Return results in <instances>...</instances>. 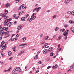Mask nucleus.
Segmentation results:
<instances>
[{
	"instance_id": "aec40b11",
	"label": "nucleus",
	"mask_w": 74,
	"mask_h": 74,
	"mask_svg": "<svg viewBox=\"0 0 74 74\" xmlns=\"http://www.w3.org/2000/svg\"><path fill=\"white\" fill-rule=\"evenodd\" d=\"M70 69H74V64L71 66L70 67Z\"/></svg>"
},
{
	"instance_id": "052dcab7",
	"label": "nucleus",
	"mask_w": 74,
	"mask_h": 74,
	"mask_svg": "<svg viewBox=\"0 0 74 74\" xmlns=\"http://www.w3.org/2000/svg\"><path fill=\"white\" fill-rule=\"evenodd\" d=\"M45 47L46 46L45 45H44L43 46H42V48H45Z\"/></svg>"
},
{
	"instance_id": "4d7b16f0",
	"label": "nucleus",
	"mask_w": 74,
	"mask_h": 74,
	"mask_svg": "<svg viewBox=\"0 0 74 74\" xmlns=\"http://www.w3.org/2000/svg\"><path fill=\"white\" fill-rule=\"evenodd\" d=\"M15 34H13L12 36V37H14V36H15Z\"/></svg>"
},
{
	"instance_id": "0eeeda50",
	"label": "nucleus",
	"mask_w": 74,
	"mask_h": 74,
	"mask_svg": "<svg viewBox=\"0 0 74 74\" xmlns=\"http://www.w3.org/2000/svg\"><path fill=\"white\" fill-rule=\"evenodd\" d=\"M6 44H5L4 46L2 47V50H3V49H6V48H7V47H6Z\"/></svg>"
},
{
	"instance_id": "e433bc0d",
	"label": "nucleus",
	"mask_w": 74,
	"mask_h": 74,
	"mask_svg": "<svg viewBox=\"0 0 74 74\" xmlns=\"http://www.w3.org/2000/svg\"><path fill=\"white\" fill-rule=\"evenodd\" d=\"M59 40H60L61 39V36L60 35L58 37Z\"/></svg>"
},
{
	"instance_id": "13d9d810",
	"label": "nucleus",
	"mask_w": 74,
	"mask_h": 74,
	"mask_svg": "<svg viewBox=\"0 0 74 74\" xmlns=\"http://www.w3.org/2000/svg\"><path fill=\"white\" fill-rule=\"evenodd\" d=\"M40 71L39 70H38V71H36V73H38V72H39Z\"/></svg>"
},
{
	"instance_id": "680f3d73",
	"label": "nucleus",
	"mask_w": 74,
	"mask_h": 74,
	"mask_svg": "<svg viewBox=\"0 0 74 74\" xmlns=\"http://www.w3.org/2000/svg\"><path fill=\"white\" fill-rule=\"evenodd\" d=\"M5 15H2V17H5Z\"/></svg>"
},
{
	"instance_id": "a18cd8bd",
	"label": "nucleus",
	"mask_w": 74,
	"mask_h": 74,
	"mask_svg": "<svg viewBox=\"0 0 74 74\" xmlns=\"http://www.w3.org/2000/svg\"><path fill=\"white\" fill-rule=\"evenodd\" d=\"M13 17H15L16 16V14H15L13 15Z\"/></svg>"
},
{
	"instance_id": "4be33fe9",
	"label": "nucleus",
	"mask_w": 74,
	"mask_h": 74,
	"mask_svg": "<svg viewBox=\"0 0 74 74\" xmlns=\"http://www.w3.org/2000/svg\"><path fill=\"white\" fill-rule=\"evenodd\" d=\"M53 53L52 52L50 53V56H52L53 55Z\"/></svg>"
},
{
	"instance_id": "58836bf2",
	"label": "nucleus",
	"mask_w": 74,
	"mask_h": 74,
	"mask_svg": "<svg viewBox=\"0 0 74 74\" xmlns=\"http://www.w3.org/2000/svg\"><path fill=\"white\" fill-rule=\"evenodd\" d=\"M67 35H66V36H65L66 37L64 38L65 40H67Z\"/></svg>"
},
{
	"instance_id": "6e6552de",
	"label": "nucleus",
	"mask_w": 74,
	"mask_h": 74,
	"mask_svg": "<svg viewBox=\"0 0 74 74\" xmlns=\"http://www.w3.org/2000/svg\"><path fill=\"white\" fill-rule=\"evenodd\" d=\"M70 2V0H65V4H68V3H69Z\"/></svg>"
},
{
	"instance_id": "2f4dec72",
	"label": "nucleus",
	"mask_w": 74,
	"mask_h": 74,
	"mask_svg": "<svg viewBox=\"0 0 74 74\" xmlns=\"http://www.w3.org/2000/svg\"><path fill=\"white\" fill-rule=\"evenodd\" d=\"M19 16H17V17H16L15 18V19H19Z\"/></svg>"
},
{
	"instance_id": "37998d69",
	"label": "nucleus",
	"mask_w": 74,
	"mask_h": 74,
	"mask_svg": "<svg viewBox=\"0 0 74 74\" xmlns=\"http://www.w3.org/2000/svg\"><path fill=\"white\" fill-rule=\"evenodd\" d=\"M7 17H8V16H5V18H4L5 19H7Z\"/></svg>"
},
{
	"instance_id": "7ed1b4c3",
	"label": "nucleus",
	"mask_w": 74,
	"mask_h": 74,
	"mask_svg": "<svg viewBox=\"0 0 74 74\" xmlns=\"http://www.w3.org/2000/svg\"><path fill=\"white\" fill-rule=\"evenodd\" d=\"M69 30H66L65 31V32H64L63 33V35L64 36H67V34H68V32H69Z\"/></svg>"
},
{
	"instance_id": "79ce46f5",
	"label": "nucleus",
	"mask_w": 74,
	"mask_h": 74,
	"mask_svg": "<svg viewBox=\"0 0 74 74\" xmlns=\"http://www.w3.org/2000/svg\"><path fill=\"white\" fill-rule=\"evenodd\" d=\"M27 70V67H25V71H26V70Z\"/></svg>"
},
{
	"instance_id": "09e8293b",
	"label": "nucleus",
	"mask_w": 74,
	"mask_h": 74,
	"mask_svg": "<svg viewBox=\"0 0 74 74\" xmlns=\"http://www.w3.org/2000/svg\"><path fill=\"white\" fill-rule=\"evenodd\" d=\"M11 40V41H14V39H12V38H11L10 39Z\"/></svg>"
},
{
	"instance_id": "dca6fc26",
	"label": "nucleus",
	"mask_w": 74,
	"mask_h": 74,
	"mask_svg": "<svg viewBox=\"0 0 74 74\" xmlns=\"http://www.w3.org/2000/svg\"><path fill=\"white\" fill-rule=\"evenodd\" d=\"M9 32H10V31H8L5 32H4V34H5L6 35L7 34H8Z\"/></svg>"
},
{
	"instance_id": "f03ea898",
	"label": "nucleus",
	"mask_w": 74,
	"mask_h": 74,
	"mask_svg": "<svg viewBox=\"0 0 74 74\" xmlns=\"http://www.w3.org/2000/svg\"><path fill=\"white\" fill-rule=\"evenodd\" d=\"M0 36H1V37L3 36V35L4 34V31L3 30V28L1 27L0 28Z\"/></svg>"
},
{
	"instance_id": "1a4fd4ad",
	"label": "nucleus",
	"mask_w": 74,
	"mask_h": 74,
	"mask_svg": "<svg viewBox=\"0 0 74 74\" xmlns=\"http://www.w3.org/2000/svg\"><path fill=\"white\" fill-rule=\"evenodd\" d=\"M21 27H22V26H19L17 28V29L18 30H20L21 29Z\"/></svg>"
},
{
	"instance_id": "49530a36",
	"label": "nucleus",
	"mask_w": 74,
	"mask_h": 74,
	"mask_svg": "<svg viewBox=\"0 0 74 74\" xmlns=\"http://www.w3.org/2000/svg\"><path fill=\"white\" fill-rule=\"evenodd\" d=\"M64 30H65V29H62V32H64Z\"/></svg>"
},
{
	"instance_id": "bf43d9fd",
	"label": "nucleus",
	"mask_w": 74,
	"mask_h": 74,
	"mask_svg": "<svg viewBox=\"0 0 74 74\" xmlns=\"http://www.w3.org/2000/svg\"><path fill=\"white\" fill-rule=\"evenodd\" d=\"M53 69H56V67H55V66H54L52 68Z\"/></svg>"
},
{
	"instance_id": "423d86ee",
	"label": "nucleus",
	"mask_w": 74,
	"mask_h": 74,
	"mask_svg": "<svg viewBox=\"0 0 74 74\" xmlns=\"http://www.w3.org/2000/svg\"><path fill=\"white\" fill-rule=\"evenodd\" d=\"M53 51V48L52 47L48 49V51L49 52H51V51Z\"/></svg>"
},
{
	"instance_id": "864d4df0",
	"label": "nucleus",
	"mask_w": 74,
	"mask_h": 74,
	"mask_svg": "<svg viewBox=\"0 0 74 74\" xmlns=\"http://www.w3.org/2000/svg\"><path fill=\"white\" fill-rule=\"evenodd\" d=\"M56 68H57L58 67V65H56L55 66H54Z\"/></svg>"
},
{
	"instance_id": "0e129e2a",
	"label": "nucleus",
	"mask_w": 74,
	"mask_h": 74,
	"mask_svg": "<svg viewBox=\"0 0 74 74\" xmlns=\"http://www.w3.org/2000/svg\"><path fill=\"white\" fill-rule=\"evenodd\" d=\"M57 74H61V73L60 72H58L57 73Z\"/></svg>"
},
{
	"instance_id": "7c9ffc66",
	"label": "nucleus",
	"mask_w": 74,
	"mask_h": 74,
	"mask_svg": "<svg viewBox=\"0 0 74 74\" xmlns=\"http://www.w3.org/2000/svg\"><path fill=\"white\" fill-rule=\"evenodd\" d=\"M8 22H10L11 20V18H9V19H7Z\"/></svg>"
},
{
	"instance_id": "a19ab883",
	"label": "nucleus",
	"mask_w": 74,
	"mask_h": 74,
	"mask_svg": "<svg viewBox=\"0 0 74 74\" xmlns=\"http://www.w3.org/2000/svg\"><path fill=\"white\" fill-rule=\"evenodd\" d=\"M41 8L39 7H38V8H37V10H40Z\"/></svg>"
},
{
	"instance_id": "b1692460",
	"label": "nucleus",
	"mask_w": 74,
	"mask_h": 74,
	"mask_svg": "<svg viewBox=\"0 0 74 74\" xmlns=\"http://www.w3.org/2000/svg\"><path fill=\"white\" fill-rule=\"evenodd\" d=\"M48 38H49V36H47L45 39V40H47V39H48Z\"/></svg>"
},
{
	"instance_id": "5701e85b",
	"label": "nucleus",
	"mask_w": 74,
	"mask_h": 74,
	"mask_svg": "<svg viewBox=\"0 0 74 74\" xmlns=\"http://www.w3.org/2000/svg\"><path fill=\"white\" fill-rule=\"evenodd\" d=\"M69 26V25H68L65 24L64 25V27H67Z\"/></svg>"
},
{
	"instance_id": "8fccbe9b",
	"label": "nucleus",
	"mask_w": 74,
	"mask_h": 74,
	"mask_svg": "<svg viewBox=\"0 0 74 74\" xmlns=\"http://www.w3.org/2000/svg\"><path fill=\"white\" fill-rule=\"evenodd\" d=\"M32 20H33L32 19V18H31L30 20H29V22H32Z\"/></svg>"
},
{
	"instance_id": "393cba45",
	"label": "nucleus",
	"mask_w": 74,
	"mask_h": 74,
	"mask_svg": "<svg viewBox=\"0 0 74 74\" xmlns=\"http://www.w3.org/2000/svg\"><path fill=\"white\" fill-rule=\"evenodd\" d=\"M9 4L8 3H7L6 5H5V7H10V5H8Z\"/></svg>"
},
{
	"instance_id": "f8f14e48",
	"label": "nucleus",
	"mask_w": 74,
	"mask_h": 74,
	"mask_svg": "<svg viewBox=\"0 0 74 74\" xmlns=\"http://www.w3.org/2000/svg\"><path fill=\"white\" fill-rule=\"evenodd\" d=\"M71 31H72V32H74V27H72L71 28Z\"/></svg>"
},
{
	"instance_id": "ddd939ff",
	"label": "nucleus",
	"mask_w": 74,
	"mask_h": 74,
	"mask_svg": "<svg viewBox=\"0 0 74 74\" xmlns=\"http://www.w3.org/2000/svg\"><path fill=\"white\" fill-rule=\"evenodd\" d=\"M25 17H23V18H22L21 19V21H22V22H24L25 21Z\"/></svg>"
},
{
	"instance_id": "e2e57ef3",
	"label": "nucleus",
	"mask_w": 74,
	"mask_h": 74,
	"mask_svg": "<svg viewBox=\"0 0 74 74\" xmlns=\"http://www.w3.org/2000/svg\"><path fill=\"white\" fill-rule=\"evenodd\" d=\"M3 45H0V48H1L3 47Z\"/></svg>"
},
{
	"instance_id": "20e7f679",
	"label": "nucleus",
	"mask_w": 74,
	"mask_h": 74,
	"mask_svg": "<svg viewBox=\"0 0 74 74\" xmlns=\"http://www.w3.org/2000/svg\"><path fill=\"white\" fill-rule=\"evenodd\" d=\"M48 50L47 49L44 50L43 51L44 54H47L48 53Z\"/></svg>"
},
{
	"instance_id": "de8ad7c7",
	"label": "nucleus",
	"mask_w": 74,
	"mask_h": 74,
	"mask_svg": "<svg viewBox=\"0 0 74 74\" xmlns=\"http://www.w3.org/2000/svg\"><path fill=\"white\" fill-rule=\"evenodd\" d=\"M47 45H48V43H46L44 45L46 47Z\"/></svg>"
},
{
	"instance_id": "3c124183",
	"label": "nucleus",
	"mask_w": 74,
	"mask_h": 74,
	"mask_svg": "<svg viewBox=\"0 0 74 74\" xmlns=\"http://www.w3.org/2000/svg\"><path fill=\"white\" fill-rule=\"evenodd\" d=\"M29 14H27V15L26 16V18H27V17H29Z\"/></svg>"
},
{
	"instance_id": "c9c22d12",
	"label": "nucleus",
	"mask_w": 74,
	"mask_h": 74,
	"mask_svg": "<svg viewBox=\"0 0 74 74\" xmlns=\"http://www.w3.org/2000/svg\"><path fill=\"white\" fill-rule=\"evenodd\" d=\"M22 5H21L19 8L18 10H21V7H22Z\"/></svg>"
},
{
	"instance_id": "ea45409f",
	"label": "nucleus",
	"mask_w": 74,
	"mask_h": 74,
	"mask_svg": "<svg viewBox=\"0 0 74 74\" xmlns=\"http://www.w3.org/2000/svg\"><path fill=\"white\" fill-rule=\"evenodd\" d=\"M56 15H55L53 17V19H55V18H56Z\"/></svg>"
},
{
	"instance_id": "a878e982",
	"label": "nucleus",
	"mask_w": 74,
	"mask_h": 74,
	"mask_svg": "<svg viewBox=\"0 0 74 74\" xmlns=\"http://www.w3.org/2000/svg\"><path fill=\"white\" fill-rule=\"evenodd\" d=\"M5 14H7L8 13V11L6 10V9H5Z\"/></svg>"
},
{
	"instance_id": "69168bd1",
	"label": "nucleus",
	"mask_w": 74,
	"mask_h": 74,
	"mask_svg": "<svg viewBox=\"0 0 74 74\" xmlns=\"http://www.w3.org/2000/svg\"><path fill=\"white\" fill-rule=\"evenodd\" d=\"M21 53H19L18 54V55H21Z\"/></svg>"
},
{
	"instance_id": "f257e3e1",
	"label": "nucleus",
	"mask_w": 74,
	"mask_h": 74,
	"mask_svg": "<svg viewBox=\"0 0 74 74\" xmlns=\"http://www.w3.org/2000/svg\"><path fill=\"white\" fill-rule=\"evenodd\" d=\"M16 71H17L18 72H20L21 71V69L19 68L16 67L15 68L14 70H13L12 72V74H14L15 73V72Z\"/></svg>"
},
{
	"instance_id": "2eb2a0df",
	"label": "nucleus",
	"mask_w": 74,
	"mask_h": 74,
	"mask_svg": "<svg viewBox=\"0 0 74 74\" xmlns=\"http://www.w3.org/2000/svg\"><path fill=\"white\" fill-rule=\"evenodd\" d=\"M8 54L9 56H11L12 55V53L11 52L9 51L8 53Z\"/></svg>"
},
{
	"instance_id": "9d476101",
	"label": "nucleus",
	"mask_w": 74,
	"mask_h": 74,
	"mask_svg": "<svg viewBox=\"0 0 74 74\" xmlns=\"http://www.w3.org/2000/svg\"><path fill=\"white\" fill-rule=\"evenodd\" d=\"M23 41V42H25L26 40V37H24L22 38Z\"/></svg>"
},
{
	"instance_id": "5fc2aeb1",
	"label": "nucleus",
	"mask_w": 74,
	"mask_h": 74,
	"mask_svg": "<svg viewBox=\"0 0 74 74\" xmlns=\"http://www.w3.org/2000/svg\"><path fill=\"white\" fill-rule=\"evenodd\" d=\"M4 26H6V25H7V23H4Z\"/></svg>"
},
{
	"instance_id": "603ef678",
	"label": "nucleus",
	"mask_w": 74,
	"mask_h": 74,
	"mask_svg": "<svg viewBox=\"0 0 74 74\" xmlns=\"http://www.w3.org/2000/svg\"><path fill=\"white\" fill-rule=\"evenodd\" d=\"M21 54H22V53H24V52L23 51H21Z\"/></svg>"
},
{
	"instance_id": "774afa93",
	"label": "nucleus",
	"mask_w": 74,
	"mask_h": 74,
	"mask_svg": "<svg viewBox=\"0 0 74 74\" xmlns=\"http://www.w3.org/2000/svg\"><path fill=\"white\" fill-rule=\"evenodd\" d=\"M13 40H17V39L16 38H14V39H13Z\"/></svg>"
},
{
	"instance_id": "6e6d98bb",
	"label": "nucleus",
	"mask_w": 74,
	"mask_h": 74,
	"mask_svg": "<svg viewBox=\"0 0 74 74\" xmlns=\"http://www.w3.org/2000/svg\"><path fill=\"white\" fill-rule=\"evenodd\" d=\"M68 14H71V12L69 11L68 12Z\"/></svg>"
},
{
	"instance_id": "c756f323",
	"label": "nucleus",
	"mask_w": 74,
	"mask_h": 74,
	"mask_svg": "<svg viewBox=\"0 0 74 74\" xmlns=\"http://www.w3.org/2000/svg\"><path fill=\"white\" fill-rule=\"evenodd\" d=\"M19 34H17L16 36V37H19Z\"/></svg>"
},
{
	"instance_id": "bb28decb",
	"label": "nucleus",
	"mask_w": 74,
	"mask_h": 74,
	"mask_svg": "<svg viewBox=\"0 0 74 74\" xmlns=\"http://www.w3.org/2000/svg\"><path fill=\"white\" fill-rule=\"evenodd\" d=\"M38 57V55H36V56H35L34 58L35 59H37V57Z\"/></svg>"
},
{
	"instance_id": "cd10ccee",
	"label": "nucleus",
	"mask_w": 74,
	"mask_h": 74,
	"mask_svg": "<svg viewBox=\"0 0 74 74\" xmlns=\"http://www.w3.org/2000/svg\"><path fill=\"white\" fill-rule=\"evenodd\" d=\"M24 12H23V11H22V12H20L19 13V14H18V15H20V14H22V13H23Z\"/></svg>"
},
{
	"instance_id": "338daca9",
	"label": "nucleus",
	"mask_w": 74,
	"mask_h": 74,
	"mask_svg": "<svg viewBox=\"0 0 74 74\" xmlns=\"http://www.w3.org/2000/svg\"><path fill=\"white\" fill-rule=\"evenodd\" d=\"M17 22L16 21H15L14 22V24H15V23H16Z\"/></svg>"
},
{
	"instance_id": "c85d7f7f",
	"label": "nucleus",
	"mask_w": 74,
	"mask_h": 74,
	"mask_svg": "<svg viewBox=\"0 0 74 74\" xmlns=\"http://www.w3.org/2000/svg\"><path fill=\"white\" fill-rule=\"evenodd\" d=\"M71 14L73 15H74V11H73L72 12H71Z\"/></svg>"
},
{
	"instance_id": "39448f33",
	"label": "nucleus",
	"mask_w": 74,
	"mask_h": 74,
	"mask_svg": "<svg viewBox=\"0 0 74 74\" xmlns=\"http://www.w3.org/2000/svg\"><path fill=\"white\" fill-rule=\"evenodd\" d=\"M11 25H12V23H11V22H10L7 25V27H9Z\"/></svg>"
},
{
	"instance_id": "72a5a7b5",
	"label": "nucleus",
	"mask_w": 74,
	"mask_h": 74,
	"mask_svg": "<svg viewBox=\"0 0 74 74\" xmlns=\"http://www.w3.org/2000/svg\"><path fill=\"white\" fill-rule=\"evenodd\" d=\"M7 19H6L4 22V23H8V20Z\"/></svg>"
},
{
	"instance_id": "6ab92c4d",
	"label": "nucleus",
	"mask_w": 74,
	"mask_h": 74,
	"mask_svg": "<svg viewBox=\"0 0 74 74\" xmlns=\"http://www.w3.org/2000/svg\"><path fill=\"white\" fill-rule=\"evenodd\" d=\"M22 7V8L23 9H26V7L25 6H25H21Z\"/></svg>"
},
{
	"instance_id": "473e14b6",
	"label": "nucleus",
	"mask_w": 74,
	"mask_h": 74,
	"mask_svg": "<svg viewBox=\"0 0 74 74\" xmlns=\"http://www.w3.org/2000/svg\"><path fill=\"white\" fill-rule=\"evenodd\" d=\"M51 67V66H49L48 67H47V69H50Z\"/></svg>"
},
{
	"instance_id": "f704fd0d",
	"label": "nucleus",
	"mask_w": 74,
	"mask_h": 74,
	"mask_svg": "<svg viewBox=\"0 0 74 74\" xmlns=\"http://www.w3.org/2000/svg\"><path fill=\"white\" fill-rule=\"evenodd\" d=\"M35 15V13H33L31 17L32 18V17H33V16H34V15Z\"/></svg>"
},
{
	"instance_id": "4468645a",
	"label": "nucleus",
	"mask_w": 74,
	"mask_h": 74,
	"mask_svg": "<svg viewBox=\"0 0 74 74\" xmlns=\"http://www.w3.org/2000/svg\"><path fill=\"white\" fill-rule=\"evenodd\" d=\"M36 17L35 16H33L32 17H31V18L33 20H34L36 19Z\"/></svg>"
},
{
	"instance_id": "412c9836",
	"label": "nucleus",
	"mask_w": 74,
	"mask_h": 74,
	"mask_svg": "<svg viewBox=\"0 0 74 74\" xmlns=\"http://www.w3.org/2000/svg\"><path fill=\"white\" fill-rule=\"evenodd\" d=\"M3 30H4L5 31H7V28H6V27H4L3 28Z\"/></svg>"
},
{
	"instance_id": "4c0bfd02",
	"label": "nucleus",
	"mask_w": 74,
	"mask_h": 74,
	"mask_svg": "<svg viewBox=\"0 0 74 74\" xmlns=\"http://www.w3.org/2000/svg\"><path fill=\"white\" fill-rule=\"evenodd\" d=\"M5 43V42H4V41H3L1 42V44H2V45H3Z\"/></svg>"
},
{
	"instance_id": "c03bdc74",
	"label": "nucleus",
	"mask_w": 74,
	"mask_h": 74,
	"mask_svg": "<svg viewBox=\"0 0 74 74\" xmlns=\"http://www.w3.org/2000/svg\"><path fill=\"white\" fill-rule=\"evenodd\" d=\"M13 57H11L10 58H9V60H11V59H13Z\"/></svg>"
},
{
	"instance_id": "f3484780",
	"label": "nucleus",
	"mask_w": 74,
	"mask_h": 74,
	"mask_svg": "<svg viewBox=\"0 0 74 74\" xmlns=\"http://www.w3.org/2000/svg\"><path fill=\"white\" fill-rule=\"evenodd\" d=\"M27 45V44H23L21 45H19V46H24L25 45Z\"/></svg>"
},
{
	"instance_id": "a211bd4d",
	"label": "nucleus",
	"mask_w": 74,
	"mask_h": 74,
	"mask_svg": "<svg viewBox=\"0 0 74 74\" xmlns=\"http://www.w3.org/2000/svg\"><path fill=\"white\" fill-rule=\"evenodd\" d=\"M69 23H71H71H74V21H72V20L70 21Z\"/></svg>"
},
{
	"instance_id": "9b49d317",
	"label": "nucleus",
	"mask_w": 74,
	"mask_h": 74,
	"mask_svg": "<svg viewBox=\"0 0 74 74\" xmlns=\"http://www.w3.org/2000/svg\"><path fill=\"white\" fill-rule=\"evenodd\" d=\"M15 48H16V46H14V47H13L12 49H13V51L14 52H16V50H15Z\"/></svg>"
}]
</instances>
